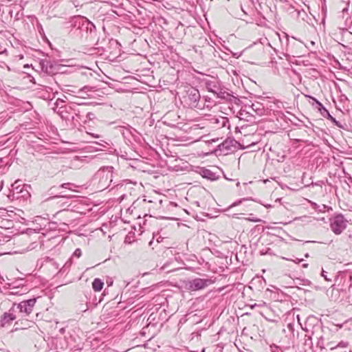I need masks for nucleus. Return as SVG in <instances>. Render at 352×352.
<instances>
[{"instance_id":"nucleus-15","label":"nucleus","mask_w":352,"mask_h":352,"mask_svg":"<svg viewBox=\"0 0 352 352\" xmlns=\"http://www.w3.org/2000/svg\"><path fill=\"white\" fill-rule=\"evenodd\" d=\"M23 324V322L20 321V320L15 322L12 331H18L20 329H26V327H21V324Z\"/></svg>"},{"instance_id":"nucleus-24","label":"nucleus","mask_w":352,"mask_h":352,"mask_svg":"<svg viewBox=\"0 0 352 352\" xmlns=\"http://www.w3.org/2000/svg\"><path fill=\"white\" fill-rule=\"evenodd\" d=\"M72 185L71 183H64L63 184H61L60 186V188H68V189H70V188L69 187V186Z\"/></svg>"},{"instance_id":"nucleus-8","label":"nucleus","mask_w":352,"mask_h":352,"mask_svg":"<svg viewBox=\"0 0 352 352\" xmlns=\"http://www.w3.org/2000/svg\"><path fill=\"white\" fill-rule=\"evenodd\" d=\"M206 88L210 92H212L214 94H218L220 90L219 87L218 85V82L214 80H206L205 82Z\"/></svg>"},{"instance_id":"nucleus-25","label":"nucleus","mask_w":352,"mask_h":352,"mask_svg":"<svg viewBox=\"0 0 352 352\" xmlns=\"http://www.w3.org/2000/svg\"><path fill=\"white\" fill-rule=\"evenodd\" d=\"M348 11H349V8L348 7H346V8L342 9V18L345 17V14H347Z\"/></svg>"},{"instance_id":"nucleus-7","label":"nucleus","mask_w":352,"mask_h":352,"mask_svg":"<svg viewBox=\"0 0 352 352\" xmlns=\"http://www.w3.org/2000/svg\"><path fill=\"white\" fill-rule=\"evenodd\" d=\"M14 306L9 310L8 312H5L0 318V327H7L10 326L12 322L16 319V316L13 314Z\"/></svg>"},{"instance_id":"nucleus-18","label":"nucleus","mask_w":352,"mask_h":352,"mask_svg":"<svg viewBox=\"0 0 352 352\" xmlns=\"http://www.w3.org/2000/svg\"><path fill=\"white\" fill-rule=\"evenodd\" d=\"M321 116L328 120H329L331 117H332V116L329 113L327 109L324 113H322Z\"/></svg>"},{"instance_id":"nucleus-26","label":"nucleus","mask_w":352,"mask_h":352,"mask_svg":"<svg viewBox=\"0 0 352 352\" xmlns=\"http://www.w3.org/2000/svg\"><path fill=\"white\" fill-rule=\"evenodd\" d=\"M305 344L310 346L312 344L311 338L310 337H308V338L305 340Z\"/></svg>"},{"instance_id":"nucleus-21","label":"nucleus","mask_w":352,"mask_h":352,"mask_svg":"<svg viewBox=\"0 0 352 352\" xmlns=\"http://www.w3.org/2000/svg\"><path fill=\"white\" fill-rule=\"evenodd\" d=\"M329 120H331L333 124H335L336 126H338V127H341V125L340 124V122L338 121H337L336 120L335 118H333V116L331 117V118L329 119Z\"/></svg>"},{"instance_id":"nucleus-22","label":"nucleus","mask_w":352,"mask_h":352,"mask_svg":"<svg viewBox=\"0 0 352 352\" xmlns=\"http://www.w3.org/2000/svg\"><path fill=\"white\" fill-rule=\"evenodd\" d=\"M349 99L348 98L346 97V95L344 94H342L340 96V101L342 102H344L346 101H348Z\"/></svg>"},{"instance_id":"nucleus-34","label":"nucleus","mask_w":352,"mask_h":352,"mask_svg":"<svg viewBox=\"0 0 352 352\" xmlns=\"http://www.w3.org/2000/svg\"><path fill=\"white\" fill-rule=\"evenodd\" d=\"M93 136L95 137V138H98L99 137L98 135H93Z\"/></svg>"},{"instance_id":"nucleus-10","label":"nucleus","mask_w":352,"mask_h":352,"mask_svg":"<svg viewBox=\"0 0 352 352\" xmlns=\"http://www.w3.org/2000/svg\"><path fill=\"white\" fill-rule=\"evenodd\" d=\"M306 97L309 98L311 100L314 101V102L311 104V105L316 109L320 114L324 113L327 109L323 106V104L318 100L316 98L311 96H306Z\"/></svg>"},{"instance_id":"nucleus-4","label":"nucleus","mask_w":352,"mask_h":352,"mask_svg":"<svg viewBox=\"0 0 352 352\" xmlns=\"http://www.w3.org/2000/svg\"><path fill=\"white\" fill-rule=\"evenodd\" d=\"M186 104L190 108L198 107L200 99V94L198 89L191 87L186 91V96L184 98Z\"/></svg>"},{"instance_id":"nucleus-19","label":"nucleus","mask_w":352,"mask_h":352,"mask_svg":"<svg viewBox=\"0 0 352 352\" xmlns=\"http://www.w3.org/2000/svg\"><path fill=\"white\" fill-rule=\"evenodd\" d=\"M321 276L327 280V281H331V278H328L327 275V272H325L324 270H322L321 272Z\"/></svg>"},{"instance_id":"nucleus-2","label":"nucleus","mask_w":352,"mask_h":352,"mask_svg":"<svg viewBox=\"0 0 352 352\" xmlns=\"http://www.w3.org/2000/svg\"><path fill=\"white\" fill-rule=\"evenodd\" d=\"M347 221L342 214H338L330 219V228L337 235L340 234L346 228Z\"/></svg>"},{"instance_id":"nucleus-11","label":"nucleus","mask_w":352,"mask_h":352,"mask_svg":"<svg viewBox=\"0 0 352 352\" xmlns=\"http://www.w3.org/2000/svg\"><path fill=\"white\" fill-rule=\"evenodd\" d=\"M200 173L203 177L211 181H214L218 179V176H217L214 173L207 168H202Z\"/></svg>"},{"instance_id":"nucleus-35","label":"nucleus","mask_w":352,"mask_h":352,"mask_svg":"<svg viewBox=\"0 0 352 352\" xmlns=\"http://www.w3.org/2000/svg\"><path fill=\"white\" fill-rule=\"evenodd\" d=\"M305 256H306V257H308V256H309V254H306Z\"/></svg>"},{"instance_id":"nucleus-33","label":"nucleus","mask_w":352,"mask_h":352,"mask_svg":"<svg viewBox=\"0 0 352 352\" xmlns=\"http://www.w3.org/2000/svg\"><path fill=\"white\" fill-rule=\"evenodd\" d=\"M349 278H350V280H352V275L351 274H350Z\"/></svg>"},{"instance_id":"nucleus-27","label":"nucleus","mask_w":352,"mask_h":352,"mask_svg":"<svg viewBox=\"0 0 352 352\" xmlns=\"http://www.w3.org/2000/svg\"><path fill=\"white\" fill-rule=\"evenodd\" d=\"M87 118H89V120H91L94 118V114L91 112H89L87 114Z\"/></svg>"},{"instance_id":"nucleus-6","label":"nucleus","mask_w":352,"mask_h":352,"mask_svg":"<svg viewBox=\"0 0 352 352\" xmlns=\"http://www.w3.org/2000/svg\"><path fill=\"white\" fill-rule=\"evenodd\" d=\"M36 298H30L26 300H23L16 304L14 303L13 306H16L21 313H24L26 316L30 315L36 304Z\"/></svg>"},{"instance_id":"nucleus-20","label":"nucleus","mask_w":352,"mask_h":352,"mask_svg":"<svg viewBox=\"0 0 352 352\" xmlns=\"http://www.w3.org/2000/svg\"><path fill=\"white\" fill-rule=\"evenodd\" d=\"M248 221H251V222H255V223H257V222H261V220L258 218H256V217H248L246 219Z\"/></svg>"},{"instance_id":"nucleus-23","label":"nucleus","mask_w":352,"mask_h":352,"mask_svg":"<svg viewBox=\"0 0 352 352\" xmlns=\"http://www.w3.org/2000/svg\"><path fill=\"white\" fill-rule=\"evenodd\" d=\"M74 255L78 258H79L81 256V250L80 249L78 248L75 250L74 252Z\"/></svg>"},{"instance_id":"nucleus-28","label":"nucleus","mask_w":352,"mask_h":352,"mask_svg":"<svg viewBox=\"0 0 352 352\" xmlns=\"http://www.w3.org/2000/svg\"><path fill=\"white\" fill-rule=\"evenodd\" d=\"M258 305L256 303H254V305H250V308L252 309H254L256 307H258Z\"/></svg>"},{"instance_id":"nucleus-31","label":"nucleus","mask_w":352,"mask_h":352,"mask_svg":"<svg viewBox=\"0 0 352 352\" xmlns=\"http://www.w3.org/2000/svg\"><path fill=\"white\" fill-rule=\"evenodd\" d=\"M85 89H88V87H84L81 89V91H83V90H85Z\"/></svg>"},{"instance_id":"nucleus-30","label":"nucleus","mask_w":352,"mask_h":352,"mask_svg":"<svg viewBox=\"0 0 352 352\" xmlns=\"http://www.w3.org/2000/svg\"><path fill=\"white\" fill-rule=\"evenodd\" d=\"M307 266H308L307 263H305V264L302 265V267H304V268L307 267Z\"/></svg>"},{"instance_id":"nucleus-32","label":"nucleus","mask_w":352,"mask_h":352,"mask_svg":"<svg viewBox=\"0 0 352 352\" xmlns=\"http://www.w3.org/2000/svg\"><path fill=\"white\" fill-rule=\"evenodd\" d=\"M4 50H0V54H2V53L3 52V51H4Z\"/></svg>"},{"instance_id":"nucleus-13","label":"nucleus","mask_w":352,"mask_h":352,"mask_svg":"<svg viewBox=\"0 0 352 352\" xmlns=\"http://www.w3.org/2000/svg\"><path fill=\"white\" fill-rule=\"evenodd\" d=\"M104 283L100 278H95L92 282V288L95 292H100L102 289Z\"/></svg>"},{"instance_id":"nucleus-1","label":"nucleus","mask_w":352,"mask_h":352,"mask_svg":"<svg viewBox=\"0 0 352 352\" xmlns=\"http://www.w3.org/2000/svg\"><path fill=\"white\" fill-rule=\"evenodd\" d=\"M72 25L76 27L80 38L85 42H94L97 38L95 25L86 17L81 16H74L72 20Z\"/></svg>"},{"instance_id":"nucleus-16","label":"nucleus","mask_w":352,"mask_h":352,"mask_svg":"<svg viewBox=\"0 0 352 352\" xmlns=\"http://www.w3.org/2000/svg\"><path fill=\"white\" fill-rule=\"evenodd\" d=\"M248 199H245V198H243V199H241L239 200H238L237 201H235L234 202L232 205L230 206V207L227 209H230V208H232L234 206H239V204H241L243 201L245 200H248Z\"/></svg>"},{"instance_id":"nucleus-12","label":"nucleus","mask_w":352,"mask_h":352,"mask_svg":"<svg viewBox=\"0 0 352 352\" xmlns=\"http://www.w3.org/2000/svg\"><path fill=\"white\" fill-rule=\"evenodd\" d=\"M348 342L341 341L336 345H335L333 342H329L327 344V346L329 347L331 350L338 349H346L348 346Z\"/></svg>"},{"instance_id":"nucleus-17","label":"nucleus","mask_w":352,"mask_h":352,"mask_svg":"<svg viewBox=\"0 0 352 352\" xmlns=\"http://www.w3.org/2000/svg\"><path fill=\"white\" fill-rule=\"evenodd\" d=\"M348 291L350 295L348 296V302L352 303V284H351L349 287Z\"/></svg>"},{"instance_id":"nucleus-3","label":"nucleus","mask_w":352,"mask_h":352,"mask_svg":"<svg viewBox=\"0 0 352 352\" xmlns=\"http://www.w3.org/2000/svg\"><path fill=\"white\" fill-rule=\"evenodd\" d=\"M113 166H104L100 168L97 175L100 177V183L102 187L109 186L113 182Z\"/></svg>"},{"instance_id":"nucleus-29","label":"nucleus","mask_w":352,"mask_h":352,"mask_svg":"<svg viewBox=\"0 0 352 352\" xmlns=\"http://www.w3.org/2000/svg\"><path fill=\"white\" fill-rule=\"evenodd\" d=\"M302 261V259L296 258V260L294 261L296 263H299Z\"/></svg>"},{"instance_id":"nucleus-5","label":"nucleus","mask_w":352,"mask_h":352,"mask_svg":"<svg viewBox=\"0 0 352 352\" xmlns=\"http://www.w3.org/2000/svg\"><path fill=\"white\" fill-rule=\"evenodd\" d=\"M210 283L211 281L209 279L197 278L191 280H188L186 287L189 290L197 291L204 289Z\"/></svg>"},{"instance_id":"nucleus-14","label":"nucleus","mask_w":352,"mask_h":352,"mask_svg":"<svg viewBox=\"0 0 352 352\" xmlns=\"http://www.w3.org/2000/svg\"><path fill=\"white\" fill-rule=\"evenodd\" d=\"M19 181H16L13 184H12V187L14 188V190H16V193H21L23 192V189L22 188H21V185L19 184Z\"/></svg>"},{"instance_id":"nucleus-9","label":"nucleus","mask_w":352,"mask_h":352,"mask_svg":"<svg viewBox=\"0 0 352 352\" xmlns=\"http://www.w3.org/2000/svg\"><path fill=\"white\" fill-rule=\"evenodd\" d=\"M232 142L233 140H226L218 146V148L220 151L224 153L225 155H227L229 152L232 151L231 149Z\"/></svg>"}]
</instances>
